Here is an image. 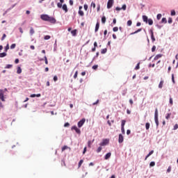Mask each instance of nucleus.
<instances>
[{
  "mask_svg": "<svg viewBox=\"0 0 178 178\" xmlns=\"http://www.w3.org/2000/svg\"><path fill=\"white\" fill-rule=\"evenodd\" d=\"M40 19L43 20V22H49V23H51V24H55L56 23V19L54 17H49V15L47 14H42L40 15Z\"/></svg>",
  "mask_w": 178,
  "mask_h": 178,
  "instance_id": "obj_1",
  "label": "nucleus"
},
{
  "mask_svg": "<svg viewBox=\"0 0 178 178\" xmlns=\"http://www.w3.org/2000/svg\"><path fill=\"white\" fill-rule=\"evenodd\" d=\"M154 120H155V123L156 124V127H158V126H159V121L158 120V108L155 109Z\"/></svg>",
  "mask_w": 178,
  "mask_h": 178,
  "instance_id": "obj_2",
  "label": "nucleus"
},
{
  "mask_svg": "<svg viewBox=\"0 0 178 178\" xmlns=\"http://www.w3.org/2000/svg\"><path fill=\"white\" fill-rule=\"evenodd\" d=\"M108 144H109V139H103L99 145L100 147H105V145H108Z\"/></svg>",
  "mask_w": 178,
  "mask_h": 178,
  "instance_id": "obj_3",
  "label": "nucleus"
},
{
  "mask_svg": "<svg viewBox=\"0 0 178 178\" xmlns=\"http://www.w3.org/2000/svg\"><path fill=\"white\" fill-rule=\"evenodd\" d=\"M114 0H108L107 2V9H111L113 6Z\"/></svg>",
  "mask_w": 178,
  "mask_h": 178,
  "instance_id": "obj_4",
  "label": "nucleus"
},
{
  "mask_svg": "<svg viewBox=\"0 0 178 178\" xmlns=\"http://www.w3.org/2000/svg\"><path fill=\"white\" fill-rule=\"evenodd\" d=\"M0 101L5 102V95L3 90H0Z\"/></svg>",
  "mask_w": 178,
  "mask_h": 178,
  "instance_id": "obj_5",
  "label": "nucleus"
},
{
  "mask_svg": "<svg viewBox=\"0 0 178 178\" xmlns=\"http://www.w3.org/2000/svg\"><path fill=\"white\" fill-rule=\"evenodd\" d=\"M71 130H75L76 133H77V134H81V131H80V129L77 128L76 126H73L71 128Z\"/></svg>",
  "mask_w": 178,
  "mask_h": 178,
  "instance_id": "obj_6",
  "label": "nucleus"
},
{
  "mask_svg": "<svg viewBox=\"0 0 178 178\" xmlns=\"http://www.w3.org/2000/svg\"><path fill=\"white\" fill-rule=\"evenodd\" d=\"M124 140V138L123 137V135H122V134H120L118 137L119 144H122V143H123Z\"/></svg>",
  "mask_w": 178,
  "mask_h": 178,
  "instance_id": "obj_7",
  "label": "nucleus"
},
{
  "mask_svg": "<svg viewBox=\"0 0 178 178\" xmlns=\"http://www.w3.org/2000/svg\"><path fill=\"white\" fill-rule=\"evenodd\" d=\"M84 123H86V119L83 118L78 122V127H82Z\"/></svg>",
  "mask_w": 178,
  "mask_h": 178,
  "instance_id": "obj_8",
  "label": "nucleus"
},
{
  "mask_svg": "<svg viewBox=\"0 0 178 178\" xmlns=\"http://www.w3.org/2000/svg\"><path fill=\"white\" fill-rule=\"evenodd\" d=\"M127 8V6H126V4H124L122 8L116 7L115 10H118V12H119V10H122H122H126Z\"/></svg>",
  "mask_w": 178,
  "mask_h": 178,
  "instance_id": "obj_9",
  "label": "nucleus"
},
{
  "mask_svg": "<svg viewBox=\"0 0 178 178\" xmlns=\"http://www.w3.org/2000/svg\"><path fill=\"white\" fill-rule=\"evenodd\" d=\"M150 34L152 42H155V37L154 36V31H152V29L150 30Z\"/></svg>",
  "mask_w": 178,
  "mask_h": 178,
  "instance_id": "obj_10",
  "label": "nucleus"
},
{
  "mask_svg": "<svg viewBox=\"0 0 178 178\" xmlns=\"http://www.w3.org/2000/svg\"><path fill=\"white\" fill-rule=\"evenodd\" d=\"M162 58V54H157L152 62H155V60H158L159 58Z\"/></svg>",
  "mask_w": 178,
  "mask_h": 178,
  "instance_id": "obj_11",
  "label": "nucleus"
},
{
  "mask_svg": "<svg viewBox=\"0 0 178 178\" xmlns=\"http://www.w3.org/2000/svg\"><path fill=\"white\" fill-rule=\"evenodd\" d=\"M63 10L65 11V13H67L68 10H67V6L66 4H63V7H61Z\"/></svg>",
  "mask_w": 178,
  "mask_h": 178,
  "instance_id": "obj_12",
  "label": "nucleus"
},
{
  "mask_svg": "<svg viewBox=\"0 0 178 178\" xmlns=\"http://www.w3.org/2000/svg\"><path fill=\"white\" fill-rule=\"evenodd\" d=\"M152 154H154V150H152L149 152V154L146 156L145 161H147V159H148V158H149Z\"/></svg>",
  "mask_w": 178,
  "mask_h": 178,
  "instance_id": "obj_13",
  "label": "nucleus"
},
{
  "mask_svg": "<svg viewBox=\"0 0 178 178\" xmlns=\"http://www.w3.org/2000/svg\"><path fill=\"white\" fill-rule=\"evenodd\" d=\"M112 155V153L108 152L105 155L104 159L107 160L109 159V158H111V156Z\"/></svg>",
  "mask_w": 178,
  "mask_h": 178,
  "instance_id": "obj_14",
  "label": "nucleus"
},
{
  "mask_svg": "<svg viewBox=\"0 0 178 178\" xmlns=\"http://www.w3.org/2000/svg\"><path fill=\"white\" fill-rule=\"evenodd\" d=\"M71 34L73 35V37H76V35H77V29L72 31Z\"/></svg>",
  "mask_w": 178,
  "mask_h": 178,
  "instance_id": "obj_15",
  "label": "nucleus"
},
{
  "mask_svg": "<svg viewBox=\"0 0 178 178\" xmlns=\"http://www.w3.org/2000/svg\"><path fill=\"white\" fill-rule=\"evenodd\" d=\"M98 30H99V22H97L95 29V32L97 33V31H98Z\"/></svg>",
  "mask_w": 178,
  "mask_h": 178,
  "instance_id": "obj_16",
  "label": "nucleus"
},
{
  "mask_svg": "<svg viewBox=\"0 0 178 178\" xmlns=\"http://www.w3.org/2000/svg\"><path fill=\"white\" fill-rule=\"evenodd\" d=\"M143 22H145V23H148V17H147V15H143Z\"/></svg>",
  "mask_w": 178,
  "mask_h": 178,
  "instance_id": "obj_17",
  "label": "nucleus"
},
{
  "mask_svg": "<svg viewBox=\"0 0 178 178\" xmlns=\"http://www.w3.org/2000/svg\"><path fill=\"white\" fill-rule=\"evenodd\" d=\"M147 23L149 26H152L154 24V21L152 19H147Z\"/></svg>",
  "mask_w": 178,
  "mask_h": 178,
  "instance_id": "obj_18",
  "label": "nucleus"
},
{
  "mask_svg": "<svg viewBox=\"0 0 178 178\" xmlns=\"http://www.w3.org/2000/svg\"><path fill=\"white\" fill-rule=\"evenodd\" d=\"M30 35H33L35 31H34V29L33 27H31L30 31H29Z\"/></svg>",
  "mask_w": 178,
  "mask_h": 178,
  "instance_id": "obj_19",
  "label": "nucleus"
},
{
  "mask_svg": "<svg viewBox=\"0 0 178 178\" xmlns=\"http://www.w3.org/2000/svg\"><path fill=\"white\" fill-rule=\"evenodd\" d=\"M142 29H138L137 31H136L135 32H133L131 33V35H134V34H137V33H140V31H142Z\"/></svg>",
  "mask_w": 178,
  "mask_h": 178,
  "instance_id": "obj_20",
  "label": "nucleus"
},
{
  "mask_svg": "<svg viewBox=\"0 0 178 178\" xmlns=\"http://www.w3.org/2000/svg\"><path fill=\"white\" fill-rule=\"evenodd\" d=\"M163 80L161 81L159 84V88H162V87H163Z\"/></svg>",
  "mask_w": 178,
  "mask_h": 178,
  "instance_id": "obj_21",
  "label": "nucleus"
},
{
  "mask_svg": "<svg viewBox=\"0 0 178 178\" xmlns=\"http://www.w3.org/2000/svg\"><path fill=\"white\" fill-rule=\"evenodd\" d=\"M79 16H84V11L83 10H79V12H78Z\"/></svg>",
  "mask_w": 178,
  "mask_h": 178,
  "instance_id": "obj_22",
  "label": "nucleus"
},
{
  "mask_svg": "<svg viewBox=\"0 0 178 178\" xmlns=\"http://www.w3.org/2000/svg\"><path fill=\"white\" fill-rule=\"evenodd\" d=\"M17 74H20L22 73V67H17Z\"/></svg>",
  "mask_w": 178,
  "mask_h": 178,
  "instance_id": "obj_23",
  "label": "nucleus"
},
{
  "mask_svg": "<svg viewBox=\"0 0 178 178\" xmlns=\"http://www.w3.org/2000/svg\"><path fill=\"white\" fill-rule=\"evenodd\" d=\"M106 22V17L105 16L102 17V22L103 23V24H105Z\"/></svg>",
  "mask_w": 178,
  "mask_h": 178,
  "instance_id": "obj_24",
  "label": "nucleus"
},
{
  "mask_svg": "<svg viewBox=\"0 0 178 178\" xmlns=\"http://www.w3.org/2000/svg\"><path fill=\"white\" fill-rule=\"evenodd\" d=\"M7 54L6 52L0 53V58H5Z\"/></svg>",
  "mask_w": 178,
  "mask_h": 178,
  "instance_id": "obj_25",
  "label": "nucleus"
},
{
  "mask_svg": "<svg viewBox=\"0 0 178 178\" xmlns=\"http://www.w3.org/2000/svg\"><path fill=\"white\" fill-rule=\"evenodd\" d=\"M149 126H150L149 122H147L145 124L146 130H149Z\"/></svg>",
  "mask_w": 178,
  "mask_h": 178,
  "instance_id": "obj_26",
  "label": "nucleus"
},
{
  "mask_svg": "<svg viewBox=\"0 0 178 178\" xmlns=\"http://www.w3.org/2000/svg\"><path fill=\"white\" fill-rule=\"evenodd\" d=\"M83 162H84L83 160H80V161L78 164V168H81V165H83Z\"/></svg>",
  "mask_w": 178,
  "mask_h": 178,
  "instance_id": "obj_27",
  "label": "nucleus"
},
{
  "mask_svg": "<svg viewBox=\"0 0 178 178\" xmlns=\"http://www.w3.org/2000/svg\"><path fill=\"white\" fill-rule=\"evenodd\" d=\"M11 67H13V65L8 64L5 67V69H11Z\"/></svg>",
  "mask_w": 178,
  "mask_h": 178,
  "instance_id": "obj_28",
  "label": "nucleus"
},
{
  "mask_svg": "<svg viewBox=\"0 0 178 178\" xmlns=\"http://www.w3.org/2000/svg\"><path fill=\"white\" fill-rule=\"evenodd\" d=\"M95 6H96L95 3L94 1H92L90 4V8L93 7V9H95Z\"/></svg>",
  "mask_w": 178,
  "mask_h": 178,
  "instance_id": "obj_29",
  "label": "nucleus"
},
{
  "mask_svg": "<svg viewBox=\"0 0 178 178\" xmlns=\"http://www.w3.org/2000/svg\"><path fill=\"white\" fill-rule=\"evenodd\" d=\"M161 23H165V24L168 23V20L166 19L165 17L162 18Z\"/></svg>",
  "mask_w": 178,
  "mask_h": 178,
  "instance_id": "obj_30",
  "label": "nucleus"
},
{
  "mask_svg": "<svg viewBox=\"0 0 178 178\" xmlns=\"http://www.w3.org/2000/svg\"><path fill=\"white\" fill-rule=\"evenodd\" d=\"M124 124H126V120H122L121 123V127H124Z\"/></svg>",
  "mask_w": 178,
  "mask_h": 178,
  "instance_id": "obj_31",
  "label": "nucleus"
},
{
  "mask_svg": "<svg viewBox=\"0 0 178 178\" xmlns=\"http://www.w3.org/2000/svg\"><path fill=\"white\" fill-rule=\"evenodd\" d=\"M171 113H168L166 115H165V119H167V120H169V119H170V116H171Z\"/></svg>",
  "mask_w": 178,
  "mask_h": 178,
  "instance_id": "obj_32",
  "label": "nucleus"
},
{
  "mask_svg": "<svg viewBox=\"0 0 178 178\" xmlns=\"http://www.w3.org/2000/svg\"><path fill=\"white\" fill-rule=\"evenodd\" d=\"M127 26H130L131 24H133V22H131V20H129L127 21Z\"/></svg>",
  "mask_w": 178,
  "mask_h": 178,
  "instance_id": "obj_33",
  "label": "nucleus"
},
{
  "mask_svg": "<svg viewBox=\"0 0 178 178\" xmlns=\"http://www.w3.org/2000/svg\"><path fill=\"white\" fill-rule=\"evenodd\" d=\"M149 67H155V62L149 64Z\"/></svg>",
  "mask_w": 178,
  "mask_h": 178,
  "instance_id": "obj_34",
  "label": "nucleus"
},
{
  "mask_svg": "<svg viewBox=\"0 0 178 178\" xmlns=\"http://www.w3.org/2000/svg\"><path fill=\"white\" fill-rule=\"evenodd\" d=\"M149 166H150V168H152V167L155 166V162L154 161L150 162Z\"/></svg>",
  "mask_w": 178,
  "mask_h": 178,
  "instance_id": "obj_35",
  "label": "nucleus"
},
{
  "mask_svg": "<svg viewBox=\"0 0 178 178\" xmlns=\"http://www.w3.org/2000/svg\"><path fill=\"white\" fill-rule=\"evenodd\" d=\"M119 28L118 26H115L113 29V31H114V33H116V31H118Z\"/></svg>",
  "mask_w": 178,
  "mask_h": 178,
  "instance_id": "obj_36",
  "label": "nucleus"
},
{
  "mask_svg": "<svg viewBox=\"0 0 178 178\" xmlns=\"http://www.w3.org/2000/svg\"><path fill=\"white\" fill-rule=\"evenodd\" d=\"M121 131H122V134H126V131H124V127H121Z\"/></svg>",
  "mask_w": 178,
  "mask_h": 178,
  "instance_id": "obj_37",
  "label": "nucleus"
},
{
  "mask_svg": "<svg viewBox=\"0 0 178 178\" xmlns=\"http://www.w3.org/2000/svg\"><path fill=\"white\" fill-rule=\"evenodd\" d=\"M161 17H162V14L157 15V20H161Z\"/></svg>",
  "mask_w": 178,
  "mask_h": 178,
  "instance_id": "obj_38",
  "label": "nucleus"
},
{
  "mask_svg": "<svg viewBox=\"0 0 178 178\" xmlns=\"http://www.w3.org/2000/svg\"><path fill=\"white\" fill-rule=\"evenodd\" d=\"M15 48H16V44H11V46H10V49H15Z\"/></svg>",
  "mask_w": 178,
  "mask_h": 178,
  "instance_id": "obj_39",
  "label": "nucleus"
},
{
  "mask_svg": "<svg viewBox=\"0 0 178 178\" xmlns=\"http://www.w3.org/2000/svg\"><path fill=\"white\" fill-rule=\"evenodd\" d=\"M172 81L173 83V84H175V83H176V81H175V74H172Z\"/></svg>",
  "mask_w": 178,
  "mask_h": 178,
  "instance_id": "obj_40",
  "label": "nucleus"
},
{
  "mask_svg": "<svg viewBox=\"0 0 178 178\" xmlns=\"http://www.w3.org/2000/svg\"><path fill=\"white\" fill-rule=\"evenodd\" d=\"M68 147L65 145L62 147V152H63V151H65V149H67Z\"/></svg>",
  "mask_w": 178,
  "mask_h": 178,
  "instance_id": "obj_41",
  "label": "nucleus"
},
{
  "mask_svg": "<svg viewBox=\"0 0 178 178\" xmlns=\"http://www.w3.org/2000/svg\"><path fill=\"white\" fill-rule=\"evenodd\" d=\"M78 74H79V72H78V71H76V72H75V74H74V79H77Z\"/></svg>",
  "mask_w": 178,
  "mask_h": 178,
  "instance_id": "obj_42",
  "label": "nucleus"
},
{
  "mask_svg": "<svg viewBox=\"0 0 178 178\" xmlns=\"http://www.w3.org/2000/svg\"><path fill=\"white\" fill-rule=\"evenodd\" d=\"M92 69H93V70H97V69H98V65H93L92 67Z\"/></svg>",
  "mask_w": 178,
  "mask_h": 178,
  "instance_id": "obj_43",
  "label": "nucleus"
},
{
  "mask_svg": "<svg viewBox=\"0 0 178 178\" xmlns=\"http://www.w3.org/2000/svg\"><path fill=\"white\" fill-rule=\"evenodd\" d=\"M168 23L169 24H172V23H173V19L171 17L168 19Z\"/></svg>",
  "mask_w": 178,
  "mask_h": 178,
  "instance_id": "obj_44",
  "label": "nucleus"
},
{
  "mask_svg": "<svg viewBox=\"0 0 178 178\" xmlns=\"http://www.w3.org/2000/svg\"><path fill=\"white\" fill-rule=\"evenodd\" d=\"M106 51H108L106 49H103L101 51V54H106Z\"/></svg>",
  "mask_w": 178,
  "mask_h": 178,
  "instance_id": "obj_45",
  "label": "nucleus"
},
{
  "mask_svg": "<svg viewBox=\"0 0 178 178\" xmlns=\"http://www.w3.org/2000/svg\"><path fill=\"white\" fill-rule=\"evenodd\" d=\"M138 69H140V63H138L137 64V65L136 66L135 70H138Z\"/></svg>",
  "mask_w": 178,
  "mask_h": 178,
  "instance_id": "obj_46",
  "label": "nucleus"
},
{
  "mask_svg": "<svg viewBox=\"0 0 178 178\" xmlns=\"http://www.w3.org/2000/svg\"><path fill=\"white\" fill-rule=\"evenodd\" d=\"M101 151H102V147H99L97 149V152L99 153Z\"/></svg>",
  "mask_w": 178,
  "mask_h": 178,
  "instance_id": "obj_47",
  "label": "nucleus"
},
{
  "mask_svg": "<svg viewBox=\"0 0 178 178\" xmlns=\"http://www.w3.org/2000/svg\"><path fill=\"white\" fill-rule=\"evenodd\" d=\"M83 8H84L85 10H88V5L84 4Z\"/></svg>",
  "mask_w": 178,
  "mask_h": 178,
  "instance_id": "obj_48",
  "label": "nucleus"
},
{
  "mask_svg": "<svg viewBox=\"0 0 178 178\" xmlns=\"http://www.w3.org/2000/svg\"><path fill=\"white\" fill-rule=\"evenodd\" d=\"M5 38H6V34L3 33V36L1 38V41H3V40H5Z\"/></svg>",
  "mask_w": 178,
  "mask_h": 178,
  "instance_id": "obj_49",
  "label": "nucleus"
},
{
  "mask_svg": "<svg viewBox=\"0 0 178 178\" xmlns=\"http://www.w3.org/2000/svg\"><path fill=\"white\" fill-rule=\"evenodd\" d=\"M50 38H51L50 35H45L44 38V40H49Z\"/></svg>",
  "mask_w": 178,
  "mask_h": 178,
  "instance_id": "obj_50",
  "label": "nucleus"
},
{
  "mask_svg": "<svg viewBox=\"0 0 178 178\" xmlns=\"http://www.w3.org/2000/svg\"><path fill=\"white\" fill-rule=\"evenodd\" d=\"M62 3H57L58 8H62V7H63Z\"/></svg>",
  "mask_w": 178,
  "mask_h": 178,
  "instance_id": "obj_51",
  "label": "nucleus"
},
{
  "mask_svg": "<svg viewBox=\"0 0 178 178\" xmlns=\"http://www.w3.org/2000/svg\"><path fill=\"white\" fill-rule=\"evenodd\" d=\"M177 129H178V124H175V126H174L173 130H177Z\"/></svg>",
  "mask_w": 178,
  "mask_h": 178,
  "instance_id": "obj_52",
  "label": "nucleus"
},
{
  "mask_svg": "<svg viewBox=\"0 0 178 178\" xmlns=\"http://www.w3.org/2000/svg\"><path fill=\"white\" fill-rule=\"evenodd\" d=\"M155 49H156V47L153 46L152 48V52H155Z\"/></svg>",
  "mask_w": 178,
  "mask_h": 178,
  "instance_id": "obj_53",
  "label": "nucleus"
},
{
  "mask_svg": "<svg viewBox=\"0 0 178 178\" xmlns=\"http://www.w3.org/2000/svg\"><path fill=\"white\" fill-rule=\"evenodd\" d=\"M176 15V11L172 10L171 11V16H175Z\"/></svg>",
  "mask_w": 178,
  "mask_h": 178,
  "instance_id": "obj_54",
  "label": "nucleus"
},
{
  "mask_svg": "<svg viewBox=\"0 0 178 178\" xmlns=\"http://www.w3.org/2000/svg\"><path fill=\"white\" fill-rule=\"evenodd\" d=\"M171 170H172V167H170V166L168 167V168L167 170L168 173H170Z\"/></svg>",
  "mask_w": 178,
  "mask_h": 178,
  "instance_id": "obj_55",
  "label": "nucleus"
},
{
  "mask_svg": "<svg viewBox=\"0 0 178 178\" xmlns=\"http://www.w3.org/2000/svg\"><path fill=\"white\" fill-rule=\"evenodd\" d=\"M69 126H70V124H69V122H66V123L64 124V127H69Z\"/></svg>",
  "mask_w": 178,
  "mask_h": 178,
  "instance_id": "obj_56",
  "label": "nucleus"
},
{
  "mask_svg": "<svg viewBox=\"0 0 178 178\" xmlns=\"http://www.w3.org/2000/svg\"><path fill=\"white\" fill-rule=\"evenodd\" d=\"M44 60H45V64L48 65V59L47 58V56H44Z\"/></svg>",
  "mask_w": 178,
  "mask_h": 178,
  "instance_id": "obj_57",
  "label": "nucleus"
},
{
  "mask_svg": "<svg viewBox=\"0 0 178 178\" xmlns=\"http://www.w3.org/2000/svg\"><path fill=\"white\" fill-rule=\"evenodd\" d=\"M170 105H173V99L172 97L170 98Z\"/></svg>",
  "mask_w": 178,
  "mask_h": 178,
  "instance_id": "obj_58",
  "label": "nucleus"
},
{
  "mask_svg": "<svg viewBox=\"0 0 178 178\" xmlns=\"http://www.w3.org/2000/svg\"><path fill=\"white\" fill-rule=\"evenodd\" d=\"M86 152H87V147H85L83 149V155L84 154H86Z\"/></svg>",
  "mask_w": 178,
  "mask_h": 178,
  "instance_id": "obj_59",
  "label": "nucleus"
},
{
  "mask_svg": "<svg viewBox=\"0 0 178 178\" xmlns=\"http://www.w3.org/2000/svg\"><path fill=\"white\" fill-rule=\"evenodd\" d=\"M54 81H58V76H54Z\"/></svg>",
  "mask_w": 178,
  "mask_h": 178,
  "instance_id": "obj_60",
  "label": "nucleus"
},
{
  "mask_svg": "<svg viewBox=\"0 0 178 178\" xmlns=\"http://www.w3.org/2000/svg\"><path fill=\"white\" fill-rule=\"evenodd\" d=\"M97 47H98V43H97V42H94V47L97 48Z\"/></svg>",
  "mask_w": 178,
  "mask_h": 178,
  "instance_id": "obj_61",
  "label": "nucleus"
},
{
  "mask_svg": "<svg viewBox=\"0 0 178 178\" xmlns=\"http://www.w3.org/2000/svg\"><path fill=\"white\" fill-rule=\"evenodd\" d=\"M70 5L73 6V0H70Z\"/></svg>",
  "mask_w": 178,
  "mask_h": 178,
  "instance_id": "obj_62",
  "label": "nucleus"
},
{
  "mask_svg": "<svg viewBox=\"0 0 178 178\" xmlns=\"http://www.w3.org/2000/svg\"><path fill=\"white\" fill-rule=\"evenodd\" d=\"M8 49H9V44H7V46L6 47V52L8 51Z\"/></svg>",
  "mask_w": 178,
  "mask_h": 178,
  "instance_id": "obj_63",
  "label": "nucleus"
},
{
  "mask_svg": "<svg viewBox=\"0 0 178 178\" xmlns=\"http://www.w3.org/2000/svg\"><path fill=\"white\" fill-rule=\"evenodd\" d=\"M113 24H116V18H114L113 20Z\"/></svg>",
  "mask_w": 178,
  "mask_h": 178,
  "instance_id": "obj_64",
  "label": "nucleus"
}]
</instances>
